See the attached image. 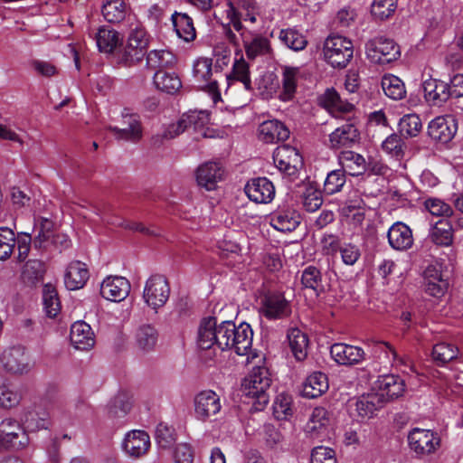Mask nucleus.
<instances>
[{"instance_id":"nucleus-5","label":"nucleus","mask_w":463,"mask_h":463,"mask_svg":"<svg viewBox=\"0 0 463 463\" xmlns=\"http://www.w3.org/2000/svg\"><path fill=\"white\" fill-rule=\"evenodd\" d=\"M367 58L373 63L386 64L397 60L401 54L400 47L393 40L385 37H376L365 44Z\"/></svg>"},{"instance_id":"nucleus-40","label":"nucleus","mask_w":463,"mask_h":463,"mask_svg":"<svg viewBox=\"0 0 463 463\" xmlns=\"http://www.w3.org/2000/svg\"><path fill=\"white\" fill-rule=\"evenodd\" d=\"M95 39L101 52L111 53L122 46V37L118 31H98Z\"/></svg>"},{"instance_id":"nucleus-16","label":"nucleus","mask_w":463,"mask_h":463,"mask_svg":"<svg viewBox=\"0 0 463 463\" xmlns=\"http://www.w3.org/2000/svg\"><path fill=\"white\" fill-rule=\"evenodd\" d=\"M244 190L249 199L257 203H269L275 196V187L266 177L251 179Z\"/></svg>"},{"instance_id":"nucleus-45","label":"nucleus","mask_w":463,"mask_h":463,"mask_svg":"<svg viewBox=\"0 0 463 463\" xmlns=\"http://www.w3.org/2000/svg\"><path fill=\"white\" fill-rule=\"evenodd\" d=\"M301 283L304 288L312 289L317 296L325 289L321 272L314 266H308L302 271Z\"/></svg>"},{"instance_id":"nucleus-3","label":"nucleus","mask_w":463,"mask_h":463,"mask_svg":"<svg viewBox=\"0 0 463 463\" xmlns=\"http://www.w3.org/2000/svg\"><path fill=\"white\" fill-rule=\"evenodd\" d=\"M323 53L326 62L333 68L343 69L353 58L354 45L346 37L331 34L324 43Z\"/></svg>"},{"instance_id":"nucleus-15","label":"nucleus","mask_w":463,"mask_h":463,"mask_svg":"<svg viewBox=\"0 0 463 463\" xmlns=\"http://www.w3.org/2000/svg\"><path fill=\"white\" fill-rule=\"evenodd\" d=\"M290 312L289 303L281 294H268L261 299L260 313L268 319H281Z\"/></svg>"},{"instance_id":"nucleus-27","label":"nucleus","mask_w":463,"mask_h":463,"mask_svg":"<svg viewBox=\"0 0 463 463\" xmlns=\"http://www.w3.org/2000/svg\"><path fill=\"white\" fill-rule=\"evenodd\" d=\"M89 270L85 263L75 260L71 262L64 275L65 287L70 290H77L86 284L89 279Z\"/></svg>"},{"instance_id":"nucleus-26","label":"nucleus","mask_w":463,"mask_h":463,"mask_svg":"<svg viewBox=\"0 0 463 463\" xmlns=\"http://www.w3.org/2000/svg\"><path fill=\"white\" fill-rule=\"evenodd\" d=\"M224 175L222 165L216 162H208L202 165L197 170V182L207 190H213Z\"/></svg>"},{"instance_id":"nucleus-38","label":"nucleus","mask_w":463,"mask_h":463,"mask_svg":"<svg viewBox=\"0 0 463 463\" xmlns=\"http://www.w3.org/2000/svg\"><path fill=\"white\" fill-rule=\"evenodd\" d=\"M24 430L37 431L45 430L51 426L49 414L45 411H26L22 418Z\"/></svg>"},{"instance_id":"nucleus-41","label":"nucleus","mask_w":463,"mask_h":463,"mask_svg":"<svg viewBox=\"0 0 463 463\" xmlns=\"http://www.w3.org/2000/svg\"><path fill=\"white\" fill-rule=\"evenodd\" d=\"M431 241L440 246H449L453 241V227L448 220H439L430 233Z\"/></svg>"},{"instance_id":"nucleus-18","label":"nucleus","mask_w":463,"mask_h":463,"mask_svg":"<svg viewBox=\"0 0 463 463\" xmlns=\"http://www.w3.org/2000/svg\"><path fill=\"white\" fill-rule=\"evenodd\" d=\"M270 225L282 232L294 231L300 223L299 213L292 207H279L269 217Z\"/></svg>"},{"instance_id":"nucleus-55","label":"nucleus","mask_w":463,"mask_h":463,"mask_svg":"<svg viewBox=\"0 0 463 463\" xmlns=\"http://www.w3.org/2000/svg\"><path fill=\"white\" fill-rule=\"evenodd\" d=\"M14 232L7 227H0V260L9 259L15 247Z\"/></svg>"},{"instance_id":"nucleus-34","label":"nucleus","mask_w":463,"mask_h":463,"mask_svg":"<svg viewBox=\"0 0 463 463\" xmlns=\"http://www.w3.org/2000/svg\"><path fill=\"white\" fill-rule=\"evenodd\" d=\"M23 398L21 391L9 381L0 377V407L11 409L19 405Z\"/></svg>"},{"instance_id":"nucleus-54","label":"nucleus","mask_w":463,"mask_h":463,"mask_svg":"<svg viewBox=\"0 0 463 463\" xmlns=\"http://www.w3.org/2000/svg\"><path fill=\"white\" fill-rule=\"evenodd\" d=\"M397 8V0H374L371 6V13L375 19L386 20L390 18Z\"/></svg>"},{"instance_id":"nucleus-51","label":"nucleus","mask_w":463,"mask_h":463,"mask_svg":"<svg viewBox=\"0 0 463 463\" xmlns=\"http://www.w3.org/2000/svg\"><path fill=\"white\" fill-rule=\"evenodd\" d=\"M241 37L249 58L253 59L258 55L265 54L269 50V43L266 38L255 37L249 42L244 33H241Z\"/></svg>"},{"instance_id":"nucleus-36","label":"nucleus","mask_w":463,"mask_h":463,"mask_svg":"<svg viewBox=\"0 0 463 463\" xmlns=\"http://www.w3.org/2000/svg\"><path fill=\"white\" fill-rule=\"evenodd\" d=\"M288 345L291 352L298 361L307 357L308 339L305 333L298 328H292L288 333Z\"/></svg>"},{"instance_id":"nucleus-17","label":"nucleus","mask_w":463,"mask_h":463,"mask_svg":"<svg viewBox=\"0 0 463 463\" xmlns=\"http://www.w3.org/2000/svg\"><path fill=\"white\" fill-rule=\"evenodd\" d=\"M330 354L335 363L346 366L358 364L365 358V353L361 347L343 343L334 344Z\"/></svg>"},{"instance_id":"nucleus-8","label":"nucleus","mask_w":463,"mask_h":463,"mask_svg":"<svg viewBox=\"0 0 463 463\" xmlns=\"http://www.w3.org/2000/svg\"><path fill=\"white\" fill-rule=\"evenodd\" d=\"M273 161L278 169L294 180L302 167V157L297 148L283 145L278 146L273 154Z\"/></svg>"},{"instance_id":"nucleus-25","label":"nucleus","mask_w":463,"mask_h":463,"mask_svg":"<svg viewBox=\"0 0 463 463\" xmlns=\"http://www.w3.org/2000/svg\"><path fill=\"white\" fill-rule=\"evenodd\" d=\"M70 338L74 347L79 350H90L95 345L94 333L84 321H77L71 326Z\"/></svg>"},{"instance_id":"nucleus-57","label":"nucleus","mask_w":463,"mask_h":463,"mask_svg":"<svg viewBox=\"0 0 463 463\" xmlns=\"http://www.w3.org/2000/svg\"><path fill=\"white\" fill-rule=\"evenodd\" d=\"M458 350L454 345L448 343H439L433 346L432 357L435 362L444 364L456 358Z\"/></svg>"},{"instance_id":"nucleus-61","label":"nucleus","mask_w":463,"mask_h":463,"mask_svg":"<svg viewBox=\"0 0 463 463\" xmlns=\"http://www.w3.org/2000/svg\"><path fill=\"white\" fill-rule=\"evenodd\" d=\"M404 142L398 134H392L382 144V148L393 157L401 158L404 153Z\"/></svg>"},{"instance_id":"nucleus-33","label":"nucleus","mask_w":463,"mask_h":463,"mask_svg":"<svg viewBox=\"0 0 463 463\" xmlns=\"http://www.w3.org/2000/svg\"><path fill=\"white\" fill-rule=\"evenodd\" d=\"M298 75V68L290 66L282 67V90L279 94V99L282 101H289L294 98Z\"/></svg>"},{"instance_id":"nucleus-62","label":"nucleus","mask_w":463,"mask_h":463,"mask_svg":"<svg viewBox=\"0 0 463 463\" xmlns=\"http://www.w3.org/2000/svg\"><path fill=\"white\" fill-rule=\"evenodd\" d=\"M426 210L432 215L450 217L453 214V209L439 198H429L424 202Z\"/></svg>"},{"instance_id":"nucleus-46","label":"nucleus","mask_w":463,"mask_h":463,"mask_svg":"<svg viewBox=\"0 0 463 463\" xmlns=\"http://www.w3.org/2000/svg\"><path fill=\"white\" fill-rule=\"evenodd\" d=\"M104 18L111 24H118L124 20L126 5L123 0H108L102 6Z\"/></svg>"},{"instance_id":"nucleus-2","label":"nucleus","mask_w":463,"mask_h":463,"mask_svg":"<svg viewBox=\"0 0 463 463\" xmlns=\"http://www.w3.org/2000/svg\"><path fill=\"white\" fill-rule=\"evenodd\" d=\"M271 378L268 368L255 366L244 379L241 390L249 399H252V406L256 411H262L269 401V390Z\"/></svg>"},{"instance_id":"nucleus-11","label":"nucleus","mask_w":463,"mask_h":463,"mask_svg":"<svg viewBox=\"0 0 463 463\" xmlns=\"http://www.w3.org/2000/svg\"><path fill=\"white\" fill-rule=\"evenodd\" d=\"M1 363L6 372L18 375L28 373L33 366L25 348L20 345L5 350L1 356Z\"/></svg>"},{"instance_id":"nucleus-44","label":"nucleus","mask_w":463,"mask_h":463,"mask_svg":"<svg viewBox=\"0 0 463 463\" xmlns=\"http://www.w3.org/2000/svg\"><path fill=\"white\" fill-rule=\"evenodd\" d=\"M384 94L392 99L398 100L405 97L403 82L394 75H385L381 81Z\"/></svg>"},{"instance_id":"nucleus-60","label":"nucleus","mask_w":463,"mask_h":463,"mask_svg":"<svg viewBox=\"0 0 463 463\" xmlns=\"http://www.w3.org/2000/svg\"><path fill=\"white\" fill-rule=\"evenodd\" d=\"M186 128H193L195 131L203 129L210 121L206 111H190L182 116Z\"/></svg>"},{"instance_id":"nucleus-1","label":"nucleus","mask_w":463,"mask_h":463,"mask_svg":"<svg viewBox=\"0 0 463 463\" xmlns=\"http://www.w3.org/2000/svg\"><path fill=\"white\" fill-rule=\"evenodd\" d=\"M253 332L250 326L241 323L238 326L232 321L217 325L215 317L203 318L198 330V345L202 349L217 346L220 350H233L238 355L247 354L252 345Z\"/></svg>"},{"instance_id":"nucleus-10","label":"nucleus","mask_w":463,"mask_h":463,"mask_svg":"<svg viewBox=\"0 0 463 463\" xmlns=\"http://www.w3.org/2000/svg\"><path fill=\"white\" fill-rule=\"evenodd\" d=\"M194 416L201 421L213 420L221 412L220 396L212 390H205L195 395L194 399Z\"/></svg>"},{"instance_id":"nucleus-39","label":"nucleus","mask_w":463,"mask_h":463,"mask_svg":"<svg viewBox=\"0 0 463 463\" xmlns=\"http://www.w3.org/2000/svg\"><path fill=\"white\" fill-rule=\"evenodd\" d=\"M156 88L168 94H174L182 87L179 77L174 72L157 71L154 75Z\"/></svg>"},{"instance_id":"nucleus-24","label":"nucleus","mask_w":463,"mask_h":463,"mask_svg":"<svg viewBox=\"0 0 463 463\" xmlns=\"http://www.w3.org/2000/svg\"><path fill=\"white\" fill-rule=\"evenodd\" d=\"M289 129L279 120L272 119L261 123L259 127V137L265 143L285 141L289 137Z\"/></svg>"},{"instance_id":"nucleus-22","label":"nucleus","mask_w":463,"mask_h":463,"mask_svg":"<svg viewBox=\"0 0 463 463\" xmlns=\"http://www.w3.org/2000/svg\"><path fill=\"white\" fill-rule=\"evenodd\" d=\"M425 291L433 297L442 296L447 288L448 282L443 279L440 266L430 264L423 271Z\"/></svg>"},{"instance_id":"nucleus-32","label":"nucleus","mask_w":463,"mask_h":463,"mask_svg":"<svg viewBox=\"0 0 463 463\" xmlns=\"http://www.w3.org/2000/svg\"><path fill=\"white\" fill-rule=\"evenodd\" d=\"M175 63L176 57L168 50H154L146 56V67L156 71L173 68Z\"/></svg>"},{"instance_id":"nucleus-64","label":"nucleus","mask_w":463,"mask_h":463,"mask_svg":"<svg viewBox=\"0 0 463 463\" xmlns=\"http://www.w3.org/2000/svg\"><path fill=\"white\" fill-rule=\"evenodd\" d=\"M311 463H336L335 451L324 446L316 447L311 453Z\"/></svg>"},{"instance_id":"nucleus-42","label":"nucleus","mask_w":463,"mask_h":463,"mask_svg":"<svg viewBox=\"0 0 463 463\" xmlns=\"http://www.w3.org/2000/svg\"><path fill=\"white\" fill-rule=\"evenodd\" d=\"M329 420L327 411L323 407H317L313 410L307 424V431L312 436L319 437L325 432Z\"/></svg>"},{"instance_id":"nucleus-58","label":"nucleus","mask_w":463,"mask_h":463,"mask_svg":"<svg viewBox=\"0 0 463 463\" xmlns=\"http://www.w3.org/2000/svg\"><path fill=\"white\" fill-rule=\"evenodd\" d=\"M132 402L126 394L117 395L109 408V414L112 418H121L129 412Z\"/></svg>"},{"instance_id":"nucleus-47","label":"nucleus","mask_w":463,"mask_h":463,"mask_svg":"<svg viewBox=\"0 0 463 463\" xmlns=\"http://www.w3.org/2000/svg\"><path fill=\"white\" fill-rule=\"evenodd\" d=\"M53 228L54 224L51 220L47 218H42L40 220L39 223L36 225L38 234L33 240V244L36 248H46L48 245H51L55 234Z\"/></svg>"},{"instance_id":"nucleus-7","label":"nucleus","mask_w":463,"mask_h":463,"mask_svg":"<svg viewBox=\"0 0 463 463\" xmlns=\"http://www.w3.org/2000/svg\"><path fill=\"white\" fill-rule=\"evenodd\" d=\"M170 296V287L166 278L155 274L146 281L143 298L146 305L157 310L165 305Z\"/></svg>"},{"instance_id":"nucleus-30","label":"nucleus","mask_w":463,"mask_h":463,"mask_svg":"<svg viewBox=\"0 0 463 463\" xmlns=\"http://www.w3.org/2000/svg\"><path fill=\"white\" fill-rule=\"evenodd\" d=\"M383 394L367 393L359 397L355 402V411L362 419L372 418L374 412L383 406Z\"/></svg>"},{"instance_id":"nucleus-31","label":"nucleus","mask_w":463,"mask_h":463,"mask_svg":"<svg viewBox=\"0 0 463 463\" xmlns=\"http://www.w3.org/2000/svg\"><path fill=\"white\" fill-rule=\"evenodd\" d=\"M328 389V381L325 373L316 372L310 374L303 383L302 395L314 399L321 396Z\"/></svg>"},{"instance_id":"nucleus-50","label":"nucleus","mask_w":463,"mask_h":463,"mask_svg":"<svg viewBox=\"0 0 463 463\" xmlns=\"http://www.w3.org/2000/svg\"><path fill=\"white\" fill-rule=\"evenodd\" d=\"M422 123L416 114L404 115L399 121V131L406 137H413L420 134Z\"/></svg>"},{"instance_id":"nucleus-20","label":"nucleus","mask_w":463,"mask_h":463,"mask_svg":"<svg viewBox=\"0 0 463 463\" xmlns=\"http://www.w3.org/2000/svg\"><path fill=\"white\" fill-rule=\"evenodd\" d=\"M375 387L378 389L376 393L383 394V403L402 396L405 391L403 380L393 374L379 376Z\"/></svg>"},{"instance_id":"nucleus-4","label":"nucleus","mask_w":463,"mask_h":463,"mask_svg":"<svg viewBox=\"0 0 463 463\" xmlns=\"http://www.w3.org/2000/svg\"><path fill=\"white\" fill-rule=\"evenodd\" d=\"M120 118V127L109 126V131L118 141L138 143L144 132L140 116L130 109L125 108L121 111Z\"/></svg>"},{"instance_id":"nucleus-35","label":"nucleus","mask_w":463,"mask_h":463,"mask_svg":"<svg viewBox=\"0 0 463 463\" xmlns=\"http://www.w3.org/2000/svg\"><path fill=\"white\" fill-rule=\"evenodd\" d=\"M226 79L229 84L233 81H240L242 83L245 90H252L250 66L243 57L235 59L232 71L227 74Z\"/></svg>"},{"instance_id":"nucleus-43","label":"nucleus","mask_w":463,"mask_h":463,"mask_svg":"<svg viewBox=\"0 0 463 463\" xmlns=\"http://www.w3.org/2000/svg\"><path fill=\"white\" fill-rule=\"evenodd\" d=\"M213 75V60L206 57H199L193 63V77L200 85L210 82Z\"/></svg>"},{"instance_id":"nucleus-28","label":"nucleus","mask_w":463,"mask_h":463,"mask_svg":"<svg viewBox=\"0 0 463 463\" xmlns=\"http://www.w3.org/2000/svg\"><path fill=\"white\" fill-rule=\"evenodd\" d=\"M456 129L452 119L438 117L430 122L428 134L433 140L445 144L453 138Z\"/></svg>"},{"instance_id":"nucleus-12","label":"nucleus","mask_w":463,"mask_h":463,"mask_svg":"<svg viewBox=\"0 0 463 463\" xmlns=\"http://www.w3.org/2000/svg\"><path fill=\"white\" fill-rule=\"evenodd\" d=\"M151 446L150 437L145 430H133L128 431L123 439L122 449L131 458L145 456Z\"/></svg>"},{"instance_id":"nucleus-49","label":"nucleus","mask_w":463,"mask_h":463,"mask_svg":"<svg viewBox=\"0 0 463 463\" xmlns=\"http://www.w3.org/2000/svg\"><path fill=\"white\" fill-rule=\"evenodd\" d=\"M43 308L49 317H55L61 310V303L56 289L50 284L43 288Z\"/></svg>"},{"instance_id":"nucleus-56","label":"nucleus","mask_w":463,"mask_h":463,"mask_svg":"<svg viewBox=\"0 0 463 463\" xmlns=\"http://www.w3.org/2000/svg\"><path fill=\"white\" fill-rule=\"evenodd\" d=\"M346 182L345 172L342 169L329 172L324 183V192L326 194H334L342 190Z\"/></svg>"},{"instance_id":"nucleus-48","label":"nucleus","mask_w":463,"mask_h":463,"mask_svg":"<svg viewBox=\"0 0 463 463\" xmlns=\"http://www.w3.org/2000/svg\"><path fill=\"white\" fill-rule=\"evenodd\" d=\"M44 272V264L42 261L30 260L24 266L22 277L25 283L35 285L43 279Z\"/></svg>"},{"instance_id":"nucleus-13","label":"nucleus","mask_w":463,"mask_h":463,"mask_svg":"<svg viewBox=\"0 0 463 463\" xmlns=\"http://www.w3.org/2000/svg\"><path fill=\"white\" fill-rule=\"evenodd\" d=\"M411 450L419 455L434 452L439 446V439L430 430L413 429L408 436Z\"/></svg>"},{"instance_id":"nucleus-63","label":"nucleus","mask_w":463,"mask_h":463,"mask_svg":"<svg viewBox=\"0 0 463 463\" xmlns=\"http://www.w3.org/2000/svg\"><path fill=\"white\" fill-rule=\"evenodd\" d=\"M174 429L165 423H159L156 430V440L162 449L169 448L175 442Z\"/></svg>"},{"instance_id":"nucleus-9","label":"nucleus","mask_w":463,"mask_h":463,"mask_svg":"<svg viewBox=\"0 0 463 463\" xmlns=\"http://www.w3.org/2000/svg\"><path fill=\"white\" fill-rule=\"evenodd\" d=\"M360 138L358 120L352 118L328 136L327 146L331 149L352 147L359 143Z\"/></svg>"},{"instance_id":"nucleus-59","label":"nucleus","mask_w":463,"mask_h":463,"mask_svg":"<svg viewBox=\"0 0 463 463\" xmlns=\"http://www.w3.org/2000/svg\"><path fill=\"white\" fill-rule=\"evenodd\" d=\"M358 19L359 16L354 9L345 7L335 14L333 25L342 28L358 26Z\"/></svg>"},{"instance_id":"nucleus-14","label":"nucleus","mask_w":463,"mask_h":463,"mask_svg":"<svg viewBox=\"0 0 463 463\" xmlns=\"http://www.w3.org/2000/svg\"><path fill=\"white\" fill-rule=\"evenodd\" d=\"M130 288V283L126 278L109 276L101 283L100 294L107 300L120 302L128 296Z\"/></svg>"},{"instance_id":"nucleus-52","label":"nucleus","mask_w":463,"mask_h":463,"mask_svg":"<svg viewBox=\"0 0 463 463\" xmlns=\"http://www.w3.org/2000/svg\"><path fill=\"white\" fill-rule=\"evenodd\" d=\"M272 408L273 414L278 420H286L293 413L291 396L284 392L278 394Z\"/></svg>"},{"instance_id":"nucleus-21","label":"nucleus","mask_w":463,"mask_h":463,"mask_svg":"<svg viewBox=\"0 0 463 463\" xmlns=\"http://www.w3.org/2000/svg\"><path fill=\"white\" fill-rule=\"evenodd\" d=\"M221 41L213 44V54L215 58V69L223 70L231 61V50L222 40H225L234 46H239V38L232 31H222Z\"/></svg>"},{"instance_id":"nucleus-53","label":"nucleus","mask_w":463,"mask_h":463,"mask_svg":"<svg viewBox=\"0 0 463 463\" xmlns=\"http://www.w3.org/2000/svg\"><path fill=\"white\" fill-rule=\"evenodd\" d=\"M279 39L291 50L298 52L307 44V35L300 31H279Z\"/></svg>"},{"instance_id":"nucleus-37","label":"nucleus","mask_w":463,"mask_h":463,"mask_svg":"<svg viewBox=\"0 0 463 463\" xmlns=\"http://www.w3.org/2000/svg\"><path fill=\"white\" fill-rule=\"evenodd\" d=\"M158 334L151 325L140 326L135 335L137 347L143 352L154 349L157 343Z\"/></svg>"},{"instance_id":"nucleus-6","label":"nucleus","mask_w":463,"mask_h":463,"mask_svg":"<svg viewBox=\"0 0 463 463\" xmlns=\"http://www.w3.org/2000/svg\"><path fill=\"white\" fill-rule=\"evenodd\" d=\"M148 41L146 31H131L127 43L120 50V62L126 66H133L142 61Z\"/></svg>"},{"instance_id":"nucleus-29","label":"nucleus","mask_w":463,"mask_h":463,"mask_svg":"<svg viewBox=\"0 0 463 463\" xmlns=\"http://www.w3.org/2000/svg\"><path fill=\"white\" fill-rule=\"evenodd\" d=\"M338 161L342 165V170L353 176L360 175L366 170V161L364 157L351 150L341 152L338 156Z\"/></svg>"},{"instance_id":"nucleus-23","label":"nucleus","mask_w":463,"mask_h":463,"mask_svg":"<svg viewBox=\"0 0 463 463\" xmlns=\"http://www.w3.org/2000/svg\"><path fill=\"white\" fill-rule=\"evenodd\" d=\"M390 246L396 250H406L413 244L411 228L402 222L393 223L387 232Z\"/></svg>"},{"instance_id":"nucleus-19","label":"nucleus","mask_w":463,"mask_h":463,"mask_svg":"<svg viewBox=\"0 0 463 463\" xmlns=\"http://www.w3.org/2000/svg\"><path fill=\"white\" fill-rule=\"evenodd\" d=\"M422 88L426 101L432 106H441L450 98L449 83L443 80L430 78L423 81Z\"/></svg>"}]
</instances>
